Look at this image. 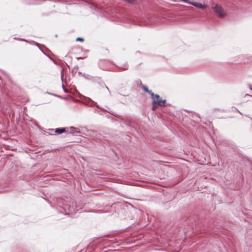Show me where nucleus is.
I'll return each instance as SVG.
<instances>
[{
    "label": "nucleus",
    "instance_id": "f257e3e1",
    "mask_svg": "<svg viewBox=\"0 0 252 252\" xmlns=\"http://www.w3.org/2000/svg\"><path fill=\"white\" fill-rule=\"evenodd\" d=\"M151 98L153 99V103H156L159 106H164L166 102V99L162 100L158 94H155L152 93Z\"/></svg>",
    "mask_w": 252,
    "mask_h": 252
},
{
    "label": "nucleus",
    "instance_id": "423d86ee",
    "mask_svg": "<svg viewBox=\"0 0 252 252\" xmlns=\"http://www.w3.org/2000/svg\"><path fill=\"white\" fill-rule=\"evenodd\" d=\"M192 4L195 6L199 7V8H202L203 7V6L201 4H200V3L198 4L197 2H193L192 3Z\"/></svg>",
    "mask_w": 252,
    "mask_h": 252
},
{
    "label": "nucleus",
    "instance_id": "0eeeda50",
    "mask_svg": "<svg viewBox=\"0 0 252 252\" xmlns=\"http://www.w3.org/2000/svg\"><path fill=\"white\" fill-rule=\"evenodd\" d=\"M152 104H153L152 110H155L157 108V105H158L156 103H152Z\"/></svg>",
    "mask_w": 252,
    "mask_h": 252
},
{
    "label": "nucleus",
    "instance_id": "6e6552de",
    "mask_svg": "<svg viewBox=\"0 0 252 252\" xmlns=\"http://www.w3.org/2000/svg\"><path fill=\"white\" fill-rule=\"evenodd\" d=\"M91 132L92 133V134H90L91 136L93 137V138H94V135L96 134V132L94 130H92V131H91Z\"/></svg>",
    "mask_w": 252,
    "mask_h": 252
},
{
    "label": "nucleus",
    "instance_id": "9b49d317",
    "mask_svg": "<svg viewBox=\"0 0 252 252\" xmlns=\"http://www.w3.org/2000/svg\"><path fill=\"white\" fill-rule=\"evenodd\" d=\"M81 59V58H78L77 59L79 60V59Z\"/></svg>",
    "mask_w": 252,
    "mask_h": 252
},
{
    "label": "nucleus",
    "instance_id": "20e7f679",
    "mask_svg": "<svg viewBox=\"0 0 252 252\" xmlns=\"http://www.w3.org/2000/svg\"><path fill=\"white\" fill-rule=\"evenodd\" d=\"M66 129L68 130V132H67V133H79L80 132V131L77 130V128H75L73 126H71L69 128H66Z\"/></svg>",
    "mask_w": 252,
    "mask_h": 252
},
{
    "label": "nucleus",
    "instance_id": "1a4fd4ad",
    "mask_svg": "<svg viewBox=\"0 0 252 252\" xmlns=\"http://www.w3.org/2000/svg\"><path fill=\"white\" fill-rule=\"evenodd\" d=\"M76 40L79 41H83L84 39H83V38H82L81 37H78L76 38Z\"/></svg>",
    "mask_w": 252,
    "mask_h": 252
},
{
    "label": "nucleus",
    "instance_id": "f03ea898",
    "mask_svg": "<svg viewBox=\"0 0 252 252\" xmlns=\"http://www.w3.org/2000/svg\"><path fill=\"white\" fill-rule=\"evenodd\" d=\"M213 8L220 18H223L226 16V13L220 5L216 4Z\"/></svg>",
    "mask_w": 252,
    "mask_h": 252
},
{
    "label": "nucleus",
    "instance_id": "7ed1b4c3",
    "mask_svg": "<svg viewBox=\"0 0 252 252\" xmlns=\"http://www.w3.org/2000/svg\"><path fill=\"white\" fill-rule=\"evenodd\" d=\"M55 132L57 134H60L63 132H68V130L66 128H58L55 129Z\"/></svg>",
    "mask_w": 252,
    "mask_h": 252
},
{
    "label": "nucleus",
    "instance_id": "39448f33",
    "mask_svg": "<svg viewBox=\"0 0 252 252\" xmlns=\"http://www.w3.org/2000/svg\"><path fill=\"white\" fill-rule=\"evenodd\" d=\"M142 88L144 92L148 93L151 95V96H152V94L153 93L152 92V91L149 90L148 88L146 86L142 85Z\"/></svg>",
    "mask_w": 252,
    "mask_h": 252
},
{
    "label": "nucleus",
    "instance_id": "9d476101",
    "mask_svg": "<svg viewBox=\"0 0 252 252\" xmlns=\"http://www.w3.org/2000/svg\"><path fill=\"white\" fill-rule=\"evenodd\" d=\"M105 87H106V89H107V90H108V87H107L106 86H105Z\"/></svg>",
    "mask_w": 252,
    "mask_h": 252
}]
</instances>
